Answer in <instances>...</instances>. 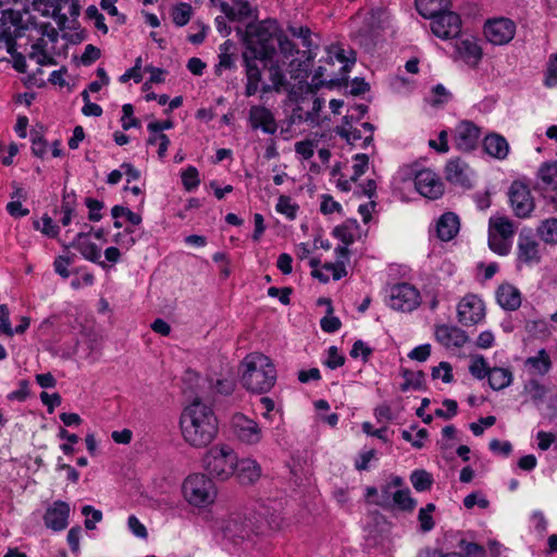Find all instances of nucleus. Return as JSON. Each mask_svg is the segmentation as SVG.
<instances>
[{"label":"nucleus","mask_w":557,"mask_h":557,"mask_svg":"<svg viewBox=\"0 0 557 557\" xmlns=\"http://www.w3.org/2000/svg\"><path fill=\"white\" fill-rule=\"evenodd\" d=\"M184 442L193 448H206L218 436L219 421L211 406L196 397L180 418Z\"/></svg>","instance_id":"obj_1"},{"label":"nucleus","mask_w":557,"mask_h":557,"mask_svg":"<svg viewBox=\"0 0 557 557\" xmlns=\"http://www.w3.org/2000/svg\"><path fill=\"white\" fill-rule=\"evenodd\" d=\"M242 383L252 393H268L276 382V370L269 357L251 352L242 361Z\"/></svg>","instance_id":"obj_2"},{"label":"nucleus","mask_w":557,"mask_h":557,"mask_svg":"<svg viewBox=\"0 0 557 557\" xmlns=\"http://www.w3.org/2000/svg\"><path fill=\"white\" fill-rule=\"evenodd\" d=\"M181 493L183 499L193 508L205 510L216 500L218 486L206 473L195 472L188 474L182 482Z\"/></svg>","instance_id":"obj_3"},{"label":"nucleus","mask_w":557,"mask_h":557,"mask_svg":"<svg viewBox=\"0 0 557 557\" xmlns=\"http://www.w3.org/2000/svg\"><path fill=\"white\" fill-rule=\"evenodd\" d=\"M201 465L212 480L225 482L235 474L238 456L230 445L219 443L203 454Z\"/></svg>","instance_id":"obj_4"},{"label":"nucleus","mask_w":557,"mask_h":557,"mask_svg":"<svg viewBox=\"0 0 557 557\" xmlns=\"http://www.w3.org/2000/svg\"><path fill=\"white\" fill-rule=\"evenodd\" d=\"M275 33L276 23L273 20L248 24L245 33L246 52H250L255 59H271L275 52Z\"/></svg>","instance_id":"obj_5"},{"label":"nucleus","mask_w":557,"mask_h":557,"mask_svg":"<svg viewBox=\"0 0 557 557\" xmlns=\"http://www.w3.org/2000/svg\"><path fill=\"white\" fill-rule=\"evenodd\" d=\"M420 302L419 290L409 283L396 284L391 288L388 306L394 310L411 312Z\"/></svg>","instance_id":"obj_6"},{"label":"nucleus","mask_w":557,"mask_h":557,"mask_svg":"<svg viewBox=\"0 0 557 557\" xmlns=\"http://www.w3.org/2000/svg\"><path fill=\"white\" fill-rule=\"evenodd\" d=\"M231 429L234 436L246 445H257L263 437L262 429L258 422L240 412L233 414Z\"/></svg>","instance_id":"obj_7"},{"label":"nucleus","mask_w":557,"mask_h":557,"mask_svg":"<svg viewBox=\"0 0 557 557\" xmlns=\"http://www.w3.org/2000/svg\"><path fill=\"white\" fill-rule=\"evenodd\" d=\"M406 175H413L416 189L423 197L437 199L443 195L444 185L440 176L431 169H422L420 171L408 169Z\"/></svg>","instance_id":"obj_8"},{"label":"nucleus","mask_w":557,"mask_h":557,"mask_svg":"<svg viewBox=\"0 0 557 557\" xmlns=\"http://www.w3.org/2000/svg\"><path fill=\"white\" fill-rule=\"evenodd\" d=\"M508 197L512 212L517 218L527 219L531 216L535 209V201L525 184L513 182L509 188Z\"/></svg>","instance_id":"obj_9"},{"label":"nucleus","mask_w":557,"mask_h":557,"mask_svg":"<svg viewBox=\"0 0 557 557\" xmlns=\"http://www.w3.org/2000/svg\"><path fill=\"white\" fill-rule=\"evenodd\" d=\"M540 243L531 232H521L517 243L516 265L518 269L541 262Z\"/></svg>","instance_id":"obj_10"},{"label":"nucleus","mask_w":557,"mask_h":557,"mask_svg":"<svg viewBox=\"0 0 557 557\" xmlns=\"http://www.w3.org/2000/svg\"><path fill=\"white\" fill-rule=\"evenodd\" d=\"M516 28V23L510 18H491L484 24V35L491 44L495 46H503L513 39Z\"/></svg>","instance_id":"obj_11"},{"label":"nucleus","mask_w":557,"mask_h":557,"mask_svg":"<svg viewBox=\"0 0 557 557\" xmlns=\"http://www.w3.org/2000/svg\"><path fill=\"white\" fill-rule=\"evenodd\" d=\"M324 100L311 95L310 98H302L290 114L292 124L308 123L311 126L319 125V113L323 108Z\"/></svg>","instance_id":"obj_12"},{"label":"nucleus","mask_w":557,"mask_h":557,"mask_svg":"<svg viewBox=\"0 0 557 557\" xmlns=\"http://www.w3.org/2000/svg\"><path fill=\"white\" fill-rule=\"evenodd\" d=\"M485 315L484 304L476 295H466L457 306L458 321L466 326L480 323Z\"/></svg>","instance_id":"obj_13"},{"label":"nucleus","mask_w":557,"mask_h":557,"mask_svg":"<svg viewBox=\"0 0 557 557\" xmlns=\"http://www.w3.org/2000/svg\"><path fill=\"white\" fill-rule=\"evenodd\" d=\"M85 227H87L88 231L79 232L67 247L76 249L77 251H79L83 258L100 265L102 269H106L108 265L106 261L101 260V248L98 247L90 239V235L94 227L87 224H85Z\"/></svg>","instance_id":"obj_14"},{"label":"nucleus","mask_w":557,"mask_h":557,"mask_svg":"<svg viewBox=\"0 0 557 557\" xmlns=\"http://www.w3.org/2000/svg\"><path fill=\"white\" fill-rule=\"evenodd\" d=\"M344 124L337 126L336 134L344 138L350 145L368 147L373 140L374 126L371 123H361V128L352 127L348 122V116L344 117Z\"/></svg>","instance_id":"obj_15"},{"label":"nucleus","mask_w":557,"mask_h":557,"mask_svg":"<svg viewBox=\"0 0 557 557\" xmlns=\"http://www.w3.org/2000/svg\"><path fill=\"white\" fill-rule=\"evenodd\" d=\"M481 129L470 121L460 122L454 129V146L462 152H470L478 147Z\"/></svg>","instance_id":"obj_16"},{"label":"nucleus","mask_w":557,"mask_h":557,"mask_svg":"<svg viewBox=\"0 0 557 557\" xmlns=\"http://www.w3.org/2000/svg\"><path fill=\"white\" fill-rule=\"evenodd\" d=\"M431 29L433 34L438 38H455L461 30L460 16L455 12L447 10L432 18Z\"/></svg>","instance_id":"obj_17"},{"label":"nucleus","mask_w":557,"mask_h":557,"mask_svg":"<svg viewBox=\"0 0 557 557\" xmlns=\"http://www.w3.org/2000/svg\"><path fill=\"white\" fill-rule=\"evenodd\" d=\"M71 507L66 502L55 500L45 511L42 517L45 525L60 532L67 528Z\"/></svg>","instance_id":"obj_18"},{"label":"nucleus","mask_w":557,"mask_h":557,"mask_svg":"<svg viewBox=\"0 0 557 557\" xmlns=\"http://www.w3.org/2000/svg\"><path fill=\"white\" fill-rule=\"evenodd\" d=\"M249 124L252 129H261L265 134H274L277 129L272 111L264 106H252L249 109Z\"/></svg>","instance_id":"obj_19"},{"label":"nucleus","mask_w":557,"mask_h":557,"mask_svg":"<svg viewBox=\"0 0 557 557\" xmlns=\"http://www.w3.org/2000/svg\"><path fill=\"white\" fill-rule=\"evenodd\" d=\"M221 12L232 22H243L256 17L258 9L252 7L248 0H232V3L221 2Z\"/></svg>","instance_id":"obj_20"},{"label":"nucleus","mask_w":557,"mask_h":557,"mask_svg":"<svg viewBox=\"0 0 557 557\" xmlns=\"http://www.w3.org/2000/svg\"><path fill=\"white\" fill-rule=\"evenodd\" d=\"M243 59L246 67L247 83L245 86V95L247 97L256 95L259 90V85L262 79V72L258 65V61H264L265 59H255L250 52H244Z\"/></svg>","instance_id":"obj_21"},{"label":"nucleus","mask_w":557,"mask_h":557,"mask_svg":"<svg viewBox=\"0 0 557 557\" xmlns=\"http://www.w3.org/2000/svg\"><path fill=\"white\" fill-rule=\"evenodd\" d=\"M435 337L437 342L446 348H460L468 341V336L463 330L447 324H442L436 327Z\"/></svg>","instance_id":"obj_22"},{"label":"nucleus","mask_w":557,"mask_h":557,"mask_svg":"<svg viewBox=\"0 0 557 557\" xmlns=\"http://www.w3.org/2000/svg\"><path fill=\"white\" fill-rule=\"evenodd\" d=\"M483 148L490 157L497 160H505L510 150L507 139L496 133L488 134L484 137Z\"/></svg>","instance_id":"obj_23"},{"label":"nucleus","mask_w":557,"mask_h":557,"mask_svg":"<svg viewBox=\"0 0 557 557\" xmlns=\"http://www.w3.org/2000/svg\"><path fill=\"white\" fill-rule=\"evenodd\" d=\"M539 178L541 187L554 201H557V161L552 163H544L539 169Z\"/></svg>","instance_id":"obj_24"},{"label":"nucleus","mask_w":557,"mask_h":557,"mask_svg":"<svg viewBox=\"0 0 557 557\" xmlns=\"http://www.w3.org/2000/svg\"><path fill=\"white\" fill-rule=\"evenodd\" d=\"M460 222L457 214L444 213L436 223L437 237L443 242L451 240L459 232Z\"/></svg>","instance_id":"obj_25"},{"label":"nucleus","mask_w":557,"mask_h":557,"mask_svg":"<svg viewBox=\"0 0 557 557\" xmlns=\"http://www.w3.org/2000/svg\"><path fill=\"white\" fill-rule=\"evenodd\" d=\"M498 305L508 311L517 310L521 305V294L517 287L511 284H503L496 290Z\"/></svg>","instance_id":"obj_26"},{"label":"nucleus","mask_w":557,"mask_h":557,"mask_svg":"<svg viewBox=\"0 0 557 557\" xmlns=\"http://www.w3.org/2000/svg\"><path fill=\"white\" fill-rule=\"evenodd\" d=\"M458 55L470 65H476L482 58V50L475 39L467 37L456 42Z\"/></svg>","instance_id":"obj_27"},{"label":"nucleus","mask_w":557,"mask_h":557,"mask_svg":"<svg viewBox=\"0 0 557 557\" xmlns=\"http://www.w3.org/2000/svg\"><path fill=\"white\" fill-rule=\"evenodd\" d=\"M235 474L242 484H252L261 476V467L255 459H238Z\"/></svg>","instance_id":"obj_28"},{"label":"nucleus","mask_w":557,"mask_h":557,"mask_svg":"<svg viewBox=\"0 0 557 557\" xmlns=\"http://www.w3.org/2000/svg\"><path fill=\"white\" fill-rule=\"evenodd\" d=\"M470 168L460 159H453L446 165V178L453 184L470 185Z\"/></svg>","instance_id":"obj_29"},{"label":"nucleus","mask_w":557,"mask_h":557,"mask_svg":"<svg viewBox=\"0 0 557 557\" xmlns=\"http://www.w3.org/2000/svg\"><path fill=\"white\" fill-rule=\"evenodd\" d=\"M517 226L513 221L504 215H493L488 220V233L503 238H513Z\"/></svg>","instance_id":"obj_30"},{"label":"nucleus","mask_w":557,"mask_h":557,"mask_svg":"<svg viewBox=\"0 0 557 557\" xmlns=\"http://www.w3.org/2000/svg\"><path fill=\"white\" fill-rule=\"evenodd\" d=\"M222 531L231 540L244 539L248 535L249 524L239 516H232L224 522Z\"/></svg>","instance_id":"obj_31"},{"label":"nucleus","mask_w":557,"mask_h":557,"mask_svg":"<svg viewBox=\"0 0 557 557\" xmlns=\"http://www.w3.org/2000/svg\"><path fill=\"white\" fill-rule=\"evenodd\" d=\"M487 381L492 389L502 391L511 385L513 374L509 368L494 367L491 368Z\"/></svg>","instance_id":"obj_32"},{"label":"nucleus","mask_w":557,"mask_h":557,"mask_svg":"<svg viewBox=\"0 0 557 557\" xmlns=\"http://www.w3.org/2000/svg\"><path fill=\"white\" fill-rule=\"evenodd\" d=\"M449 0H416L418 12L425 18H433L447 11Z\"/></svg>","instance_id":"obj_33"},{"label":"nucleus","mask_w":557,"mask_h":557,"mask_svg":"<svg viewBox=\"0 0 557 557\" xmlns=\"http://www.w3.org/2000/svg\"><path fill=\"white\" fill-rule=\"evenodd\" d=\"M524 363L540 375H545L552 368L550 357L544 348L540 349L535 356L527 358Z\"/></svg>","instance_id":"obj_34"},{"label":"nucleus","mask_w":557,"mask_h":557,"mask_svg":"<svg viewBox=\"0 0 557 557\" xmlns=\"http://www.w3.org/2000/svg\"><path fill=\"white\" fill-rule=\"evenodd\" d=\"M536 235L547 245H557V218L543 220L536 227Z\"/></svg>","instance_id":"obj_35"},{"label":"nucleus","mask_w":557,"mask_h":557,"mask_svg":"<svg viewBox=\"0 0 557 557\" xmlns=\"http://www.w3.org/2000/svg\"><path fill=\"white\" fill-rule=\"evenodd\" d=\"M47 40L45 38H39L32 45V51L29 52V58L35 60L41 66L55 64L53 57L47 51Z\"/></svg>","instance_id":"obj_36"},{"label":"nucleus","mask_w":557,"mask_h":557,"mask_svg":"<svg viewBox=\"0 0 557 557\" xmlns=\"http://www.w3.org/2000/svg\"><path fill=\"white\" fill-rule=\"evenodd\" d=\"M327 53H329V63L333 64L334 60H336L339 63H342L341 79H344L346 73L348 72V70L350 67V65H352L355 63V58L349 59L348 57H346L345 50L342 49L338 46H331L327 49Z\"/></svg>","instance_id":"obj_37"},{"label":"nucleus","mask_w":557,"mask_h":557,"mask_svg":"<svg viewBox=\"0 0 557 557\" xmlns=\"http://www.w3.org/2000/svg\"><path fill=\"white\" fill-rule=\"evenodd\" d=\"M193 15V8L186 2H180L171 10V17L177 27H183L190 21Z\"/></svg>","instance_id":"obj_38"},{"label":"nucleus","mask_w":557,"mask_h":557,"mask_svg":"<svg viewBox=\"0 0 557 557\" xmlns=\"http://www.w3.org/2000/svg\"><path fill=\"white\" fill-rule=\"evenodd\" d=\"M488 247L491 250L499 256L509 255L512 247L511 238H503L498 235L488 233Z\"/></svg>","instance_id":"obj_39"},{"label":"nucleus","mask_w":557,"mask_h":557,"mask_svg":"<svg viewBox=\"0 0 557 557\" xmlns=\"http://www.w3.org/2000/svg\"><path fill=\"white\" fill-rule=\"evenodd\" d=\"M491 368L485 358L481 355L473 356L469 366V372L476 380H483L488 376Z\"/></svg>","instance_id":"obj_40"},{"label":"nucleus","mask_w":557,"mask_h":557,"mask_svg":"<svg viewBox=\"0 0 557 557\" xmlns=\"http://www.w3.org/2000/svg\"><path fill=\"white\" fill-rule=\"evenodd\" d=\"M412 486L418 492H425L431 488L433 483L432 475L425 470H414L410 475Z\"/></svg>","instance_id":"obj_41"},{"label":"nucleus","mask_w":557,"mask_h":557,"mask_svg":"<svg viewBox=\"0 0 557 557\" xmlns=\"http://www.w3.org/2000/svg\"><path fill=\"white\" fill-rule=\"evenodd\" d=\"M16 33H13L11 35L10 42L3 41L8 53L13 58L14 60V69L20 73L26 72V60L23 54L16 52Z\"/></svg>","instance_id":"obj_42"},{"label":"nucleus","mask_w":557,"mask_h":557,"mask_svg":"<svg viewBox=\"0 0 557 557\" xmlns=\"http://www.w3.org/2000/svg\"><path fill=\"white\" fill-rule=\"evenodd\" d=\"M34 227L50 238H55L60 232V227L48 214H44L40 220L35 221Z\"/></svg>","instance_id":"obj_43"},{"label":"nucleus","mask_w":557,"mask_h":557,"mask_svg":"<svg viewBox=\"0 0 557 557\" xmlns=\"http://www.w3.org/2000/svg\"><path fill=\"white\" fill-rule=\"evenodd\" d=\"M13 13H2L0 17V40L10 42L11 35L17 32L15 22L13 21Z\"/></svg>","instance_id":"obj_44"},{"label":"nucleus","mask_w":557,"mask_h":557,"mask_svg":"<svg viewBox=\"0 0 557 557\" xmlns=\"http://www.w3.org/2000/svg\"><path fill=\"white\" fill-rule=\"evenodd\" d=\"M181 177L183 186L187 191L196 189L200 184L198 170L193 165L187 166L182 172Z\"/></svg>","instance_id":"obj_45"},{"label":"nucleus","mask_w":557,"mask_h":557,"mask_svg":"<svg viewBox=\"0 0 557 557\" xmlns=\"http://www.w3.org/2000/svg\"><path fill=\"white\" fill-rule=\"evenodd\" d=\"M405 382L401 384V391L406 392L409 388L420 389L424 383V373L422 371H406L404 373Z\"/></svg>","instance_id":"obj_46"},{"label":"nucleus","mask_w":557,"mask_h":557,"mask_svg":"<svg viewBox=\"0 0 557 557\" xmlns=\"http://www.w3.org/2000/svg\"><path fill=\"white\" fill-rule=\"evenodd\" d=\"M270 82L274 85L275 91L280 92L288 88V82L282 69L277 65H271L269 69Z\"/></svg>","instance_id":"obj_47"},{"label":"nucleus","mask_w":557,"mask_h":557,"mask_svg":"<svg viewBox=\"0 0 557 557\" xmlns=\"http://www.w3.org/2000/svg\"><path fill=\"white\" fill-rule=\"evenodd\" d=\"M276 211L284 214L289 220H294L297 214L298 206L294 203L288 196H281L277 200Z\"/></svg>","instance_id":"obj_48"},{"label":"nucleus","mask_w":557,"mask_h":557,"mask_svg":"<svg viewBox=\"0 0 557 557\" xmlns=\"http://www.w3.org/2000/svg\"><path fill=\"white\" fill-rule=\"evenodd\" d=\"M111 214L113 219L124 218L133 225H139L143 221L140 214L135 213L128 208L119 205L111 209Z\"/></svg>","instance_id":"obj_49"},{"label":"nucleus","mask_w":557,"mask_h":557,"mask_svg":"<svg viewBox=\"0 0 557 557\" xmlns=\"http://www.w3.org/2000/svg\"><path fill=\"white\" fill-rule=\"evenodd\" d=\"M393 502L403 510H412L416 507V500L410 496V491L398 490L393 495Z\"/></svg>","instance_id":"obj_50"},{"label":"nucleus","mask_w":557,"mask_h":557,"mask_svg":"<svg viewBox=\"0 0 557 557\" xmlns=\"http://www.w3.org/2000/svg\"><path fill=\"white\" fill-rule=\"evenodd\" d=\"M435 510V505L430 503L419 510L418 520L420 528L423 532H429L434 528L432 512Z\"/></svg>","instance_id":"obj_51"},{"label":"nucleus","mask_w":557,"mask_h":557,"mask_svg":"<svg viewBox=\"0 0 557 557\" xmlns=\"http://www.w3.org/2000/svg\"><path fill=\"white\" fill-rule=\"evenodd\" d=\"M524 392L533 401H542L547 391L537 380L532 379L524 384Z\"/></svg>","instance_id":"obj_52"},{"label":"nucleus","mask_w":557,"mask_h":557,"mask_svg":"<svg viewBox=\"0 0 557 557\" xmlns=\"http://www.w3.org/2000/svg\"><path fill=\"white\" fill-rule=\"evenodd\" d=\"M82 513L86 517L84 524L87 530H95L96 523L102 520V512L90 505H85Z\"/></svg>","instance_id":"obj_53"},{"label":"nucleus","mask_w":557,"mask_h":557,"mask_svg":"<svg viewBox=\"0 0 557 557\" xmlns=\"http://www.w3.org/2000/svg\"><path fill=\"white\" fill-rule=\"evenodd\" d=\"M170 143V138L165 134H150L147 139V145H158V156L160 159L165 158Z\"/></svg>","instance_id":"obj_54"},{"label":"nucleus","mask_w":557,"mask_h":557,"mask_svg":"<svg viewBox=\"0 0 557 557\" xmlns=\"http://www.w3.org/2000/svg\"><path fill=\"white\" fill-rule=\"evenodd\" d=\"M544 84L546 87H557V53L549 57Z\"/></svg>","instance_id":"obj_55"},{"label":"nucleus","mask_w":557,"mask_h":557,"mask_svg":"<svg viewBox=\"0 0 557 557\" xmlns=\"http://www.w3.org/2000/svg\"><path fill=\"white\" fill-rule=\"evenodd\" d=\"M369 166V157L366 153H357L354 157L351 181H357L361 175L366 173Z\"/></svg>","instance_id":"obj_56"},{"label":"nucleus","mask_w":557,"mask_h":557,"mask_svg":"<svg viewBox=\"0 0 557 557\" xmlns=\"http://www.w3.org/2000/svg\"><path fill=\"white\" fill-rule=\"evenodd\" d=\"M451 94L442 85L438 84L432 89V97L430 102L432 106H442L450 101Z\"/></svg>","instance_id":"obj_57"},{"label":"nucleus","mask_w":557,"mask_h":557,"mask_svg":"<svg viewBox=\"0 0 557 557\" xmlns=\"http://www.w3.org/2000/svg\"><path fill=\"white\" fill-rule=\"evenodd\" d=\"M525 330L535 336H547L549 332L548 323L545 320H530L525 323Z\"/></svg>","instance_id":"obj_58"},{"label":"nucleus","mask_w":557,"mask_h":557,"mask_svg":"<svg viewBox=\"0 0 557 557\" xmlns=\"http://www.w3.org/2000/svg\"><path fill=\"white\" fill-rule=\"evenodd\" d=\"M432 377L434 380L441 379L444 383H450L454 379L451 366L446 361H442L432 369Z\"/></svg>","instance_id":"obj_59"},{"label":"nucleus","mask_w":557,"mask_h":557,"mask_svg":"<svg viewBox=\"0 0 557 557\" xmlns=\"http://www.w3.org/2000/svg\"><path fill=\"white\" fill-rule=\"evenodd\" d=\"M428 436V431L425 429H420L416 433V435L412 434L410 430H403L401 431V437L406 441L411 443V445L414 448H422L423 447V440H425Z\"/></svg>","instance_id":"obj_60"},{"label":"nucleus","mask_w":557,"mask_h":557,"mask_svg":"<svg viewBox=\"0 0 557 557\" xmlns=\"http://www.w3.org/2000/svg\"><path fill=\"white\" fill-rule=\"evenodd\" d=\"M317 148V143L311 139H306L301 141H297L295 144V151L302 159L309 160L314 154V149Z\"/></svg>","instance_id":"obj_61"},{"label":"nucleus","mask_w":557,"mask_h":557,"mask_svg":"<svg viewBox=\"0 0 557 557\" xmlns=\"http://www.w3.org/2000/svg\"><path fill=\"white\" fill-rule=\"evenodd\" d=\"M85 205L88 208V219L91 222H98L102 219L101 210L104 207L102 201L94 198H86Z\"/></svg>","instance_id":"obj_62"},{"label":"nucleus","mask_w":557,"mask_h":557,"mask_svg":"<svg viewBox=\"0 0 557 557\" xmlns=\"http://www.w3.org/2000/svg\"><path fill=\"white\" fill-rule=\"evenodd\" d=\"M323 363L327 368L334 370L342 367L345 363V357L342 354H339L337 347L331 346L327 349V358Z\"/></svg>","instance_id":"obj_63"},{"label":"nucleus","mask_w":557,"mask_h":557,"mask_svg":"<svg viewBox=\"0 0 557 557\" xmlns=\"http://www.w3.org/2000/svg\"><path fill=\"white\" fill-rule=\"evenodd\" d=\"M417 557H465V556L462 554L456 553V552H443L441 549L426 547V548L421 549L418 553Z\"/></svg>","instance_id":"obj_64"}]
</instances>
